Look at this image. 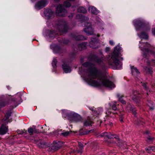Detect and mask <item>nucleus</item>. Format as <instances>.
Listing matches in <instances>:
<instances>
[{
	"mask_svg": "<svg viewBox=\"0 0 155 155\" xmlns=\"http://www.w3.org/2000/svg\"><path fill=\"white\" fill-rule=\"evenodd\" d=\"M113 104L111 105V108L113 110H117V108L116 105V102L115 101L113 102Z\"/></svg>",
	"mask_w": 155,
	"mask_h": 155,
	"instance_id": "nucleus-28",
	"label": "nucleus"
},
{
	"mask_svg": "<svg viewBox=\"0 0 155 155\" xmlns=\"http://www.w3.org/2000/svg\"><path fill=\"white\" fill-rule=\"evenodd\" d=\"M89 46L92 48H97L99 46V43L96 39L94 38L90 42Z\"/></svg>",
	"mask_w": 155,
	"mask_h": 155,
	"instance_id": "nucleus-11",
	"label": "nucleus"
},
{
	"mask_svg": "<svg viewBox=\"0 0 155 155\" xmlns=\"http://www.w3.org/2000/svg\"><path fill=\"white\" fill-rule=\"evenodd\" d=\"M147 94H148V93L147 92Z\"/></svg>",
	"mask_w": 155,
	"mask_h": 155,
	"instance_id": "nucleus-60",
	"label": "nucleus"
},
{
	"mask_svg": "<svg viewBox=\"0 0 155 155\" xmlns=\"http://www.w3.org/2000/svg\"><path fill=\"white\" fill-rule=\"evenodd\" d=\"M57 63V61L56 59H54L52 63V66L54 68H55L56 67V64Z\"/></svg>",
	"mask_w": 155,
	"mask_h": 155,
	"instance_id": "nucleus-30",
	"label": "nucleus"
},
{
	"mask_svg": "<svg viewBox=\"0 0 155 155\" xmlns=\"http://www.w3.org/2000/svg\"><path fill=\"white\" fill-rule=\"evenodd\" d=\"M58 28V31L54 32L53 30L50 31L49 33V36L50 37L54 38L55 37L58 32L65 33L67 31L68 26L67 22L65 21H60L57 25Z\"/></svg>",
	"mask_w": 155,
	"mask_h": 155,
	"instance_id": "nucleus-4",
	"label": "nucleus"
},
{
	"mask_svg": "<svg viewBox=\"0 0 155 155\" xmlns=\"http://www.w3.org/2000/svg\"><path fill=\"white\" fill-rule=\"evenodd\" d=\"M145 71L147 73L150 74H151L152 72V69L148 68L146 67L145 69Z\"/></svg>",
	"mask_w": 155,
	"mask_h": 155,
	"instance_id": "nucleus-29",
	"label": "nucleus"
},
{
	"mask_svg": "<svg viewBox=\"0 0 155 155\" xmlns=\"http://www.w3.org/2000/svg\"><path fill=\"white\" fill-rule=\"evenodd\" d=\"M91 59L92 61L101 66L104 65L102 58H99L97 56L93 55L91 56Z\"/></svg>",
	"mask_w": 155,
	"mask_h": 155,
	"instance_id": "nucleus-9",
	"label": "nucleus"
},
{
	"mask_svg": "<svg viewBox=\"0 0 155 155\" xmlns=\"http://www.w3.org/2000/svg\"><path fill=\"white\" fill-rule=\"evenodd\" d=\"M120 122H123V119L122 118H120Z\"/></svg>",
	"mask_w": 155,
	"mask_h": 155,
	"instance_id": "nucleus-55",
	"label": "nucleus"
},
{
	"mask_svg": "<svg viewBox=\"0 0 155 155\" xmlns=\"http://www.w3.org/2000/svg\"><path fill=\"white\" fill-rule=\"evenodd\" d=\"M148 64H150L152 65H155V60H153L149 62V61H147Z\"/></svg>",
	"mask_w": 155,
	"mask_h": 155,
	"instance_id": "nucleus-35",
	"label": "nucleus"
},
{
	"mask_svg": "<svg viewBox=\"0 0 155 155\" xmlns=\"http://www.w3.org/2000/svg\"><path fill=\"white\" fill-rule=\"evenodd\" d=\"M81 120V118L79 115H78L77 117V122L80 121Z\"/></svg>",
	"mask_w": 155,
	"mask_h": 155,
	"instance_id": "nucleus-40",
	"label": "nucleus"
},
{
	"mask_svg": "<svg viewBox=\"0 0 155 155\" xmlns=\"http://www.w3.org/2000/svg\"><path fill=\"white\" fill-rule=\"evenodd\" d=\"M56 13L58 16H64L66 15H68V17L70 18L71 17H72L73 16V13L71 14V15H68L67 14V10H56Z\"/></svg>",
	"mask_w": 155,
	"mask_h": 155,
	"instance_id": "nucleus-12",
	"label": "nucleus"
},
{
	"mask_svg": "<svg viewBox=\"0 0 155 155\" xmlns=\"http://www.w3.org/2000/svg\"><path fill=\"white\" fill-rule=\"evenodd\" d=\"M149 131L148 130H147L145 132V133L147 134H149Z\"/></svg>",
	"mask_w": 155,
	"mask_h": 155,
	"instance_id": "nucleus-57",
	"label": "nucleus"
},
{
	"mask_svg": "<svg viewBox=\"0 0 155 155\" xmlns=\"http://www.w3.org/2000/svg\"><path fill=\"white\" fill-rule=\"evenodd\" d=\"M140 44H141V45H139L141 49V50L143 51V52L144 56L147 58L148 57L149 54L150 53L151 54H154V52L153 51H149L147 47H148L150 45L147 43H144L142 42H140Z\"/></svg>",
	"mask_w": 155,
	"mask_h": 155,
	"instance_id": "nucleus-6",
	"label": "nucleus"
},
{
	"mask_svg": "<svg viewBox=\"0 0 155 155\" xmlns=\"http://www.w3.org/2000/svg\"><path fill=\"white\" fill-rule=\"evenodd\" d=\"M132 74L133 75L137 74L140 73L137 69L134 67H131Z\"/></svg>",
	"mask_w": 155,
	"mask_h": 155,
	"instance_id": "nucleus-21",
	"label": "nucleus"
},
{
	"mask_svg": "<svg viewBox=\"0 0 155 155\" xmlns=\"http://www.w3.org/2000/svg\"><path fill=\"white\" fill-rule=\"evenodd\" d=\"M115 113H113V114H115Z\"/></svg>",
	"mask_w": 155,
	"mask_h": 155,
	"instance_id": "nucleus-62",
	"label": "nucleus"
},
{
	"mask_svg": "<svg viewBox=\"0 0 155 155\" xmlns=\"http://www.w3.org/2000/svg\"><path fill=\"white\" fill-rule=\"evenodd\" d=\"M44 13L46 18H50L54 15V13L52 10H45Z\"/></svg>",
	"mask_w": 155,
	"mask_h": 155,
	"instance_id": "nucleus-14",
	"label": "nucleus"
},
{
	"mask_svg": "<svg viewBox=\"0 0 155 155\" xmlns=\"http://www.w3.org/2000/svg\"><path fill=\"white\" fill-rule=\"evenodd\" d=\"M10 115L11 113L10 112L6 113L5 118L2 120V125L0 127V134L4 135L8 132V127L6 126V124L8 122L11 121V120H8Z\"/></svg>",
	"mask_w": 155,
	"mask_h": 155,
	"instance_id": "nucleus-5",
	"label": "nucleus"
},
{
	"mask_svg": "<svg viewBox=\"0 0 155 155\" xmlns=\"http://www.w3.org/2000/svg\"><path fill=\"white\" fill-rule=\"evenodd\" d=\"M87 45V43L85 42H83L78 45V49L80 51H81L86 48Z\"/></svg>",
	"mask_w": 155,
	"mask_h": 155,
	"instance_id": "nucleus-20",
	"label": "nucleus"
},
{
	"mask_svg": "<svg viewBox=\"0 0 155 155\" xmlns=\"http://www.w3.org/2000/svg\"><path fill=\"white\" fill-rule=\"evenodd\" d=\"M91 131V130L88 131L87 132H86L85 133V134H87L89 133Z\"/></svg>",
	"mask_w": 155,
	"mask_h": 155,
	"instance_id": "nucleus-56",
	"label": "nucleus"
},
{
	"mask_svg": "<svg viewBox=\"0 0 155 155\" xmlns=\"http://www.w3.org/2000/svg\"><path fill=\"white\" fill-rule=\"evenodd\" d=\"M7 88L8 90L10 88V87L9 86H7Z\"/></svg>",
	"mask_w": 155,
	"mask_h": 155,
	"instance_id": "nucleus-58",
	"label": "nucleus"
},
{
	"mask_svg": "<svg viewBox=\"0 0 155 155\" xmlns=\"http://www.w3.org/2000/svg\"><path fill=\"white\" fill-rule=\"evenodd\" d=\"M94 110V108H92V110L93 111Z\"/></svg>",
	"mask_w": 155,
	"mask_h": 155,
	"instance_id": "nucleus-59",
	"label": "nucleus"
},
{
	"mask_svg": "<svg viewBox=\"0 0 155 155\" xmlns=\"http://www.w3.org/2000/svg\"><path fill=\"white\" fill-rule=\"evenodd\" d=\"M110 50V48H108V47H107L106 48V49H105V50H106V52H108V51H109V50Z\"/></svg>",
	"mask_w": 155,
	"mask_h": 155,
	"instance_id": "nucleus-49",
	"label": "nucleus"
},
{
	"mask_svg": "<svg viewBox=\"0 0 155 155\" xmlns=\"http://www.w3.org/2000/svg\"><path fill=\"white\" fill-rule=\"evenodd\" d=\"M60 0H54V1L55 2H58Z\"/></svg>",
	"mask_w": 155,
	"mask_h": 155,
	"instance_id": "nucleus-54",
	"label": "nucleus"
},
{
	"mask_svg": "<svg viewBox=\"0 0 155 155\" xmlns=\"http://www.w3.org/2000/svg\"><path fill=\"white\" fill-rule=\"evenodd\" d=\"M142 83V85H143V87L144 89L146 90H147V85L146 83Z\"/></svg>",
	"mask_w": 155,
	"mask_h": 155,
	"instance_id": "nucleus-39",
	"label": "nucleus"
},
{
	"mask_svg": "<svg viewBox=\"0 0 155 155\" xmlns=\"http://www.w3.org/2000/svg\"><path fill=\"white\" fill-rule=\"evenodd\" d=\"M108 134L107 132L102 133L101 134V136L102 137H107Z\"/></svg>",
	"mask_w": 155,
	"mask_h": 155,
	"instance_id": "nucleus-37",
	"label": "nucleus"
},
{
	"mask_svg": "<svg viewBox=\"0 0 155 155\" xmlns=\"http://www.w3.org/2000/svg\"><path fill=\"white\" fill-rule=\"evenodd\" d=\"M84 67H88L83 76L84 80L91 86L97 87L103 85L110 89L115 87L113 82L107 79L105 76L89 62H86L83 64Z\"/></svg>",
	"mask_w": 155,
	"mask_h": 155,
	"instance_id": "nucleus-1",
	"label": "nucleus"
},
{
	"mask_svg": "<svg viewBox=\"0 0 155 155\" xmlns=\"http://www.w3.org/2000/svg\"><path fill=\"white\" fill-rule=\"evenodd\" d=\"M147 105L149 107L150 110H153L154 107V105L153 103L150 101L148 100Z\"/></svg>",
	"mask_w": 155,
	"mask_h": 155,
	"instance_id": "nucleus-22",
	"label": "nucleus"
},
{
	"mask_svg": "<svg viewBox=\"0 0 155 155\" xmlns=\"http://www.w3.org/2000/svg\"><path fill=\"white\" fill-rule=\"evenodd\" d=\"M71 3L66 1L64 2L63 5L59 4L56 6L57 10H63L65 8H68L71 6Z\"/></svg>",
	"mask_w": 155,
	"mask_h": 155,
	"instance_id": "nucleus-10",
	"label": "nucleus"
},
{
	"mask_svg": "<svg viewBox=\"0 0 155 155\" xmlns=\"http://www.w3.org/2000/svg\"><path fill=\"white\" fill-rule=\"evenodd\" d=\"M121 50V48L119 45H117L115 47L114 50L111 55L107 57L108 63L109 65L116 66L120 65L121 67L120 62L119 60L118 57Z\"/></svg>",
	"mask_w": 155,
	"mask_h": 155,
	"instance_id": "nucleus-2",
	"label": "nucleus"
},
{
	"mask_svg": "<svg viewBox=\"0 0 155 155\" xmlns=\"http://www.w3.org/2000/svg\"><path fill=\"white\" fill-rule=\"evenodd\" d=\"M140 95L139 94L138 92L137 91H134L133 92L132 97L133 100L136 101L140 97Z\"/></svg>",
	"mask_w": 155,
	"mask_h": 155,
	"instance_id": "nucleus-17",
	"label": "nucleus"
},
{
	"mask_svg": "<svg viewBox=\"0 0 155 155\" xmlns=\"http://www.w3.org/2000/svg\"><path fill=\"white\" fill-rule=\"evenodd\" d=\"M62 68L64 71L65 73H70L71 71V68L69 64L67 62H64L62 65Z\"/></svg>",
	"mask_w": 155,
	"mask_h": 155,
	"instance_id": "nucleus-13",
	"label": "nucleus"
},
{
	"mask_svg": "<svg viewBox=\"0 0 155 155\" xmlns=\"http://www.w3.org/2000/svg\"><path fill=\"white\" fill-rule=\"evenodd\" d=\"M109 43L111 45L113 46L114 45V42L112 41H109Z\"/></svg>",
	"mask_w": 155,
	"mask_h": 155,
	"instance_id": "nucleus-45",
	"label": "nucleus"
},
{
	"mask_svg": "<svg viewBox=\"0 0 155 155\" xmlns=\"http://www.w3.org/2000/svg\"><path fill=\"white\" fill-rule=\"evenodd\" d=\"M28 132L29 135H31L34 133H38V131L35 128H32L31 127L28 128Z\"/></svg>",
	"mask_w": 155,
	"mask_h": 155,
	"instance_id": "nucleus-18",
	"label": "nucleus"
},
{
	"mask_svg": "<svg viewBox=\"0 0 155 155\" xmlns=\"http://www.w3.org/2000/svg\"><path fill=\"white\" fill-rule=\"evenodd\" d=\"M152 33L153 35H155V28L152 29Z\"/></svg>",
	"mask_w": 155,
	"mask_h": 155,
	"instance_id": "nucleus-47",
	"label": "nucleus"
},
{
	"mask_svg": "<svg viewBox=\"0 0 155 155\" xmlns=\"http://www.w3.org/2000/svg\"><path fill=\"white\" fill-rule=\"evenodd\" d=\"M76 18L81 21V25L85 27L84 30L86 33L89 35L94 34V29L91 27V23L87 21L89 20L88 18L85 17L82 13H80L77 15Z\"/></svg>",
	"mask_w": 155,
	"mask_h": 155,
	"instance_id": "nucleus-3",
	"label": "nucleus"
},
{
	"mask_svg": "<svg viewBox=\"0 0 155 155\" xmlns=\"http://www.w3.org/2000/svg\"><path fill=\"white\" fill-rule=\"evenodd\" d=\"M117 96L119 98V101L120 102L123 104H125L126 102L124 100L122 99V97H123V95H121L120 94H117Z\"/></svg>",
	"mask_w": 155,
	"mask_h": 155,
	"instance_id": "nucleus-24",
	"label": "nucleus"
},
{
	"mask_svg": "<svg viewBox=\"0 0 155 155\" xmlns=\"http://www.w3.org/2000/svg\"><path fill=\"white\" fill-rule=\"evenodd\" d=\"M20 133L21 134H27V132L26 130H22L20 131Z\"/></svg>",
	"mask_w": 155,
	"mask_h": 155,
	"instance_id": "nucleus-36",
	"label": "nucleus"
},
{
	"mask_svg": "<svg viewBox=\"0 0 155 155\" xmlns=\"http://www.w3.org/2000/svg\"><path fill=\"white\" fill-rule=\"evenodd\" d=\"M150 26H148L147 28L145 27L144 30L145 31L150 30Z\"/></svg>",
	"mask_w": 155,
	"mask_h": 155,
	"instance_id": "nucleus-43",
	"label": "nucleus"
},
{
	"mask_svg": "<svg viewBox=\"0 0 155 155\" xmlns=\"http://www.w3.org/2000/svg\"><path fill=\"white\" fill-rule=\"evenodd\" d=\"M63 142L58 140L54 141L53 143L51 149L54 150H58L63 145Z\"/></svg>",
	"mask_w": 155,
	"mask_h": 155,
	"instance_id": "nucleus-7",
	"label": "nucleus"
},
{
	"mask_svg": "<svg viewBox=\"0 0 155 155\" xmlns=\"http://www.w3.org/2000/svg\"><path fill=\"white\" fill-rule=\"evenodd\" d=\"M48 4V2L47 0H41L38 2L36 4L35 6V8L41 9L45 6Z\"/></svg>",
	"mask_w": 155,
	"mask_h": 155,
	"instance_id": "nucleus-8",
	"label": "nucleus"
},
{
	"mask_svg": "<svg viewBox=\"0 0 155 155\" xmlns=\"http://www.w3.org/2000/svg\"><path fill=\"white\" fill-rule=\"evenodd\" d=\"M146 150L147 152H149L151 151H153L155 150V147H148L146 148Z\"/></svg>",
	"mask_w": 155,
	"mask_h": 155,
	"instance_id": "nucleus-27",
	"label": "nucleus"
},
{
	"mask_svg": "<svg viewBox=\"0 0 155 155\" xmlns=\"http://www.w3.org/2000/svg\"><path fill=\"white\" fill-rule=\"evenodd\" d=\"M80 12L83 13H85L87 12V10H80Z\"/></svg>",
	"mask_w": 155,
	"mask_h": 155,
	"instance_id": "nucleus-48",
	"label": "nucleus"
},
{
	"mask_svg": "<svg viewBox=\"0 0 155 155\" xmlns=\"http://www.w3.org/2000/svg\"><path fill=\"white\" fill-rule=\"evenodd\" d=\"M89 12L92 14L97 15L98 13V10H89Z\"/></svg>",
	"mask_w": 155,
	"mask_h": 155,
	"instance_id": "nucleus-32",
	"label": "nucleus"
},
{
	"mask_svg": "<svg viewBox=\"0 0 155 155\" xmlns=\"http://www.w3.org/2000/svg\"><path fill=\"white\" fill-rule=\"evenodd\" d=\"M71 114L74 116L76 115V114H75V113H74L73 112L71 113Z\"/></svg>",
	"mask_w": 155,
	"mask_h": 155,
	"instance_id": "nucleus-52",
	"label": "nucleus"
},
{
	"mask_svg": "<svg viewBox=\"0 0 155 155\" xmlns=\"http://www.w3.org/2000/svg\"><path fill=\"white\" fill-rule=\"evenodd\" d=\"M134 25L136 27L137 30H138V28L141 27L143 23L142 21L140 19H136L133 21Z\"/></svg>",
	"mask_w": 155,
	"mask_h": 155,
	"instance_id": "nucleus-15",
	"label": "nucleus"
},
{
	"mask_svg": "<svg viewBox=\"0 0 155 155\" xmlns=\"http://www.w3.org/2000/svg\"><path fill=\"white\" fill-rule=\"evenodd\" d=\"M68 42V41H65L64 40H62V41L61 42V43H63L64 44H67Z\"/></svg>",
	"mask_w": 155,
	"mask_h": 155,
	"instance_id": "nucleus-42",
	"label": "nucleus"
},
{
	"mask_svg": "<svg viewBox=\"0 0 155 155\" xmlns=\"http://www.w3.org/2000/svg\"><path fill=\"white\" fill-rule=\"evenodd\" d=\"M114 135L113 134L109 133L108 134L107 137L109 139H111L114 138Z\"/></svg>",
	"mask_w": 155,
	"mask_h": 155,
	"instance_id": "nucleus-34",
	"label": "nucleus"
},
{
	"mask_svg": "<svg viewBox=\"0 0 155 155\" xmlns=\"http://www.w3.org/2000/svg\"><path fill=\"white\" fill-rule=\"evenodd\" d=\"M154 138L153 137L149 136L147 137V141H152L154 140Z\"/></svg>",
	"mask_w": 155,
	"mask_h": 155,
	"instance_id": "nucleus-33",
	"label": "nucleus"
},
{
	"mask_svg": "<svg viewBox=\"0 0 155 155\" xmlns=\"http://www.w3.org/2000/svg\"><path fill=\"white\" fill-rule=\"evenodd\" d=\"M140 38L147 39L148 38L147 35L143 32H142L140 35H139Z\"/></svg>",
	"mask_w": 155,
	"mask_h": 155,
	"instance_id": "nucleus-26",
	"label": "nucleus"
},
{
	"mask_svg": "<svg viewBox=\"0 0 155 155\" xmlns=\"http://www.w3.org/2000/svg\"><path fill=\"white\" fill-rule=\"evenodd\" d=\"M71 131H66L61 133V134L64 136H68L70 133L71 132Z\"/></svg>",
	"mask_w": 155,
	"mask_h": 155,
	"instance_id": "nucleus-31",
	"label": "nucleus"
},
{
	"mask_svg": "<svg viewBox=\"0 0 155 155\" xmlns=\"http://www.w3.org/2000/svg\"><path fill=\"white\" fill-rule=\"evenodd\" d=\"M72 37L76 40H84L86 39L85 38L83 35L74 34L72 35Z\"/></svg>",
	"mask_w": 155,
	"mask_h": 155,
	"instance_id": "nucleus-19",
	"label": "nucleus"
},
{
	"mask_svg": "<svg viewBox=\"0 0 155 155\" xmlns=\"http://www.w3.org/2000/svg\"><path fill=\"white\" fill-rule=\"evenodd\" d=\"M92 123V122L91 120L87 119L84 121V126H87L91 125Z\"/></svg>",
	"mask_w": 155,
	"mask_h": 155,
	"instance_id": "nucleus-25",
	"label": "nucleus"
},
{
	"mask_svg": "<svg viewBox=\"0 0 155 155\" xmlns=\"http://www.w3.org/2000/svg\"><path fill=\"white\" fill-rule=\"evenodd\" d=\"M114 138H115L116 139H117L118 141H120V139L119 138V137L117 136H114Z\"/></svg>",
	"mask_w": 155,
	"mask_h": 155,
	"instance_id": "nucleus-46",
	"label": "nucleus"
},
{
	"mask_svg": "<svg viewBox=\"0 0 155 155\" xmlns=\"http://www.w3.org/2000/svg\"><path fill=\"white\" fill-rule=\"evenodd\" d=\"M138 121V124H141V122H142L143 121V120H142L141 121V120H140V122H139V121Z\"/></svg>",
	"mask_w": 155,
	"mask_h": 155,
	"instance_id": "nucleus-50",
	"label": "nucleus"
},
{
	"mask_svg": "<svg viewBox=\"0 0 155 155\" xmlns=\"http://www.w3.org/2000/svg\"><path fill=\"white\" fill-rule=\"evenodd\" d=\"M96 8L93 6H90L89 7L88 10H95Z\"/></svg>",
	"mask_w": 155,
	"mask_h": 155,
	"instance_id": "nucleus-41",
	"label": "nucleus"
},
{
	"mask_svg": "<svg viewBox=\"0 0 155 155\" xmlns=\"http://www.w3.org/2000/svg\"><path fill=\"white\" fill-rule=\"evenodd\" d=\"M130 110L134 114V115H135L136 114V110L135 108L131 107L130 108Z\"/></svg>",
	"mask_w": 155,
	"mask_h": 155,
	"instance_id": "nucleus-38",
	"label": "nucleus"
},
{
	"mask_svg": "<svg viewBox=\"0 0 155 155\" xmlns=\"http://www.w3.org/2000/svg\"><path fill=\"white\" fill-rule=\"evenodd\" d=\"M21 94L20 93H18L15 96V99H14L13 98H12V97L11 96H9L8 99L10 100L11 98L12 102H14L15 101L16 103L17 102L19 101L21 99Z\"/></svg>",
	"mask_w": 155,
	"mask_h": 155,
	"instance_id": "nucleus-16",
	"label": "nucleus"
},
{
	"mask_svg": "<svg viewBox=\"0 0 155 155\" xmlns=\"http://www.w3.org/2000/svg\"><path fill=\"white\" fill-rule=\"evenodd\" d=\"M17 106H15V107Z\"/></svg>",
	"mask_w": 155,
	"mask_h": 155,
	"instance_id": "nucleus-61",
	"label": "nucleus"
},
{
	"mask_svg": "<svg viewBox=\"0 0 155 155\" xmlns=\"http://www.w3.org/2000/svg\"><path fill=\"white\" fill-rule=\"evenodd\" d=\"M8 102L5 100L2 101L0 102V108L8 104Z\"/></svg>",
	"mask_w": 155,
	"mask_h": 155,
	"instance_id": "nucleus-23",
	"label": "nucleus"
},
{
	"mask_svg": "<svg viewBox=\"0 0 155 155\" xmlns=\"http://www.w3.org/2000/svg\"><path fill=\"white\" fill-rule=\"evenodd\" d=\"M84 9V8H83V7H81L79 8L78 10H83V9Z\"/></svg>",
	"mask_w": 155,
	"mask_h": 155,
	"instance_id": "nucleus-51",
	"label": "nucleus"
},
{
	"mask_svg": "<svg viewBox=\"0 0 155 155\" xmlns=\"http://www.w3.org/2000/svg\"><path fill=\"white\" fill-rule=\"evenodd\" d=\"M109 125L110 126H111L112 125V122H109Z\"/></svg>",
	"mask_w": 155,
	"mask_h": 155,
	"instance_id": "nucleus-53",
	"label": "nucleus"
},
{
	"mask_svg": "<svg viewBox=\"0 0 155 155\" xmlns=\"http://www.w3.org/2000/svg\"><path fill=\"white\" fill-rule=\"evenodd\" d=\"M78 146L81 149L83 147V145L82 143L80 142H78Z\"/></svg>",
	"mask_w": 155,
	"mask_h": 155,
	"instance_id": "nucleus-44",
	"label": "nucleus"
}]
</instances>
